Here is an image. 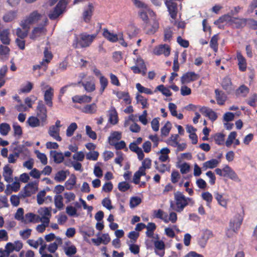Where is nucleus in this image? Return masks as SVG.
Segmentation results:
<instances>
[{"mask_svg": "<svg viewBox=\"0 0 257 257\" xmlns=\"http://www.w3.org/2000/svg\"><path fill=\"white\" fill-rule=\"evenodd\" d=\"M216 174L220 177H227L229 179L236 182H240V179L237 174L228 165H225L222 169L216 168L215 170Z\"/></svg>", "mask_w": 257, "mask_h": 257, "instance_id": "20e7f679", "label": "nucleus"}, {"mask_svg": "<svg viewBox=\"0 0 257 257\" xmlns=\"http://www.w3.org/2000/svg\"><path fill=\"white\" fill-rule=\"evenodd\" d=\"M215 99L217 103L219 105L224 104L226 99L227 96L224 92L217 89L215 90Z\"/></svg>", "mask_w": 257, "mask_h": 257, "instance_id": "aec40b11", "label": "nucleus"}, {"mask_svg": "<svg viewBox=\"0 0 257 257\" xmlns=\"http://www.w3.org/2000/svg\"><path fill=\"white\" fill-rule=\"evenodd\" d=\"M175 204L171 202L170 207L176 212H182L189 202L194 204V202L191 198H186L182 192L177 191L174 193Z\"/></svg>", "mask_w": 257, "mask_h": 257, "instance_id": "f03ea898", "label": "nucleus"}, {"mask_svg": "<svg viewBox=\"0 0 257 257\" xmlns=\"http://www.w3.org/2000/svg\"><path fill=\"white\" fill-rule=\"evenodd\" d=\"M214 236L212 231L208 229H206L203 230V234L202 235V239L207 241L209 238Z\"/></svg>", "mask_w": 257, "mask_h": 257, "instance_id": "4d7b16f0", "label": "nucleus"}, {"mask_svg": "<svg viewBox=\"0 0 257 257\" xmlns=\"http://www.w3.org/2000/svg\"><path fill=\"white\" fill-rule=\"evenodd\" d=\"M72 100L74 103H89L92 100V97L86 95H76L72 97Z\"/></svg>", "mask_w": 257, "mask_h": 257, "instance_id": "412c9836", "label": "nucleus"}, {"mask_svg": "<svg viewBox=\"0 0 257 257\" xmlns=\"http://www.w3.org/2000/svg\"><path fill=\"white\" fill-rule=\"evenodd\" d=\"M17 11H10L4 15L3 20L6 23L11 22L17 18Z\"/></svg>", "mask_w": 257, "mask_h": 257, "instance_id": "c85d7f7f", "label": "nucleus"}, {"mask_svg": "<svg viewBox=\"0 0 257 257\" xmlns=\"http://www.w3.org/2000/svg\"><path fill=\"white\" fill-rule=\"evenodd\" d=\"M215 198L218 202V203L222 207L226 208L227 201L226 199L223 198L222 194L219 193L218 192L214 193Z\"/></svg>", "mask_w": 257, "mask_h": 257, "instance_id": "4c0bfd02", "label": "nucleus"}, {"mask_svg": "<svg viewBox=\"0 0 257 257\" xmlns=\"http://www.w3.org/2000/svg\"><path fill=\"white\" fill-rule=\"evenodd\" d=\"M86 133L87 135L93 140H96L97 135L95 132L93 131L89 125L86 126Z\"/></svg>", "mask_w": 257, "mask_h": 257, "instance_id": "0e129e2a", "label": "nucleus"}, {"mask_svg": "<svg viewBox=\"0 0 257 257\" xmlns=\"http://www.w3.org/2000/svg\"><path fill=\"white\" fill-rule=\"evenodd\" d=\"M221 86L223 89L229 93L232 90L231 79L228 77H224L222 81Z\"/></svg>", "mask_w": 257, "mask_h": 257, "instance_id": "7c9ffc66", "label": "nucleus"}, {"mask_svg": "<svg viewBox=\"0 0 257 257\" xmlns=\"http://www.w3.org/2000/svg\"><path fill=\"white\" fill-rule=\"evenodd\" d=\"M61 126L60 120H57L55 125L50 126L48 131L49 135L57 141L62 140L60 136V127Z\"/></svg>", "mask_w": 257, "mask_h": 257, "instance_id": "6e6552de", "label": "nucleus"}, {"mask_svg": "<svg viewBox=\"0 0 257 257\" xmlns=\"http://www.w3.org/2000/svg\"><path fill=\"white\" fill-rule=\"evenodd\" d=\"M97 106L95 103L85 105L83 107L82 111L87 114H94L96 112Z\"/></svg>", "mask_w": 257, "mask_h": 257, "instance_id": "cd10ccee", "label": "nucleus"}, {"mask_svg": "<svg viewBox=\"0 0 257 257\" xmlns=\"http://www.w3.org/2000/svg\"><path fill=\"white\" fill-rule=\"evenodd\" d=\"M171 128V123L170 121H167L165 125L161 129V134L163 136H167L169 134Z\"/></svg>", "mask_w": 257, "mask_h": 257, "instance_id": "6e6d98bb", "label": "nucleus"}, {"mask_svg": "<svg viewBox=\"0 0 257 257\" xmlns=\"http://www.w3.org/2000/svg\"><path fill=\"white\" fill-rule=\"evenodd\" d=\"M29 125L32 127H35L40 125L39 119L37 117L30 116L27 120Z\"/></svg>", "mask_w": 257, "mask_h": 257, "instance_id": "09e8293b", "label": "nucleus"}, {"mask_svg": "<svg viewBox=\"0 0 257 257\" xmlns=\"http://www.w3.org/2000/svg\"><path fill=\"white\" fill-rule=\"evenodd\" d=\"M76 84L77 85L78 84H81L84 87V89L88 92H92L95 90V84L93 81H88L83 82L80 81Z\"/></svg>", "mask_w": 257, "mask_h": 257, "instance_id": "393cba45", "label": "nucleus"}, {"mask_svg": "<svg viewBox=\"0 0 257 257\" xmlns=\"http://www.w3.org/2000/svg\"><path fill=\"white\" fill-rule=\"evenodd\" d=\"M42 17V15L38 11H34L21 21L20 25L23 29H29L31 25L38 23Z\"/></svg>", "mask_w": 257, "mask_h": 257, "instance_id": "7ed1b4c3", "label": "nucleus"}, {"mask_svg": "<svg viewBox=\"0 0 257 257\" xmlns=\"http://www.w3.org/2000/svg\"><path fill=\"white\" fill-rule=\"evenodd\" d=\"M11 130L10 125L7 123L0 124V133L3 136H6Z\"/></svg>", "mask_w": 257, "mask_h": 257, "instance_id": "49530a36", "label": "nucleus"}, {"mask_svg": "<svg viewBox=\"0 0 257 257\" xmlns=\"http://www.w3.org/2000/svg\"><path fill=\"white\" fill-rule=\"evenodd\" d=\"M108 80L104 76H101L99 78L100 89L99 93L102 94L108 85Z\"/></svg>", "mask_w": 257, "mask_h": 257, "instance_id": "c9c22d12", "label": "nucleus"}, {"mask_svg": "<svg viewBox=\"0 0 257 257\" xmlns=\"http://www.w3.org/2000/svg\"><path fill=\"white\" fill-rule=\"evenodd\" d=\"M231 19L232 18L229 15L225 14L219 17V18L217 20L215 21L214 24L218 26V27L220 28V24L227 22H229L231 23Z\"/></svg>", "mask_w": 257, "mask_h": 257, "instance_id": "f704fd0d", "label": "nucleus"}, {"mask_svg": "<svg viewBox=\"0 0 257 257\" xmlns=\"http://www.w3.org/2000/svg\"><path fill=\"white\" fill-rule=\"evenodd\" d=\"M111 145L114 146L115 148L117 150L123 149H125L126 150H127V149L126 148V144L124 141H120L119 142H113Z\"/></svg>", "mask_w": 257, "mask_h": 257, "instance_id": "680f3d73", "label": "nucleus"}, {"mask_svg": "<svg viewBox=\"0 0 257 257\" xmlns=\"http://www.w3.org/2000/svg\"><path fill=\"white\" fill-rule=\"evenodd\" d=\"M77 128V125L75 122L71 123L67 127L66 130V136L68 137H71Z\"/></svg>", "mask_w": 257, "mask_h": 257, "instance_id": "3c124183", "label": "nucleus"}, {"mask_svg": "<svg viewBox=\"0 0 257 257\" xmlns=\"http://www.w3.org/2000/svg\"><path fill=\"white\" fill-rule=\"evenodd\" d=\"M219 163V162L217 160L212 159L204 163L203 164V168H205V169H207V168H214L217 166Z\"/></svg>", "mask_w": 257, "mask_h": 257, "instance_id": "e433bc0d", "label": "nucleus"}, {"mask_svg": "<svg viewBox=\"0 0 257 257\" xmlns=\"http://www.w3.org/2000/svg\"><path fill=\"white\" fill-rule=\"evenodd\" d=\"M146 228L147 229L146 232V235L150 238L153 237L154 232L156 228V224L153 222H149Z\"/></svg>", "mask_w": 257, "mask_h": 257, "instance_id": "ea45409f", "label": "nucleus"}, {"mask_svg": "<svg viewBox=\"0 0 257 257\" xmlns=\"http://www.w3.org/2000/svg\"><path fill=\"white\" fill-rule=\"evenodd\" d=\"M108 121L109 123L113 125H115L118 123V114L114 106H111L110 109L108 110Z\"/></svg>", "mask_w": 257, "mask_h": 257, "instance_id": "a211bd4d", "label": "nucleus"}, {"mask_svg": "<svg viewBox=\"0 0 257 257\" xmlns=\"http://www.w3.org/2000/svg\"><path fill=\"white\" fill-rule=\"evenodd\" d=\"M247 21L246 18H232L231 24L234 25L236 29H241L246 25Z\"/></svg>", "mask_w": 257, "mask_h": 257, "instance_id": "6ab92c4d", "label": "nucleus"}, {"mask_svg": "<svg viewBox=\"0 0 257 257\" xmlns=\"http://www.w3.org/2000/svg\"><path fill=\"white\" fill-rule=\"evenodd\" d=\"M199 77V74L194 72H187L183 74L181 77L180 80L182 84H188L197 80Z\"/></svg>", "mask_w": 257, "mask_h": 257, "instance_id": "9d476101", "label": "nucleus"}, {"mask_svg": "<svg viewBox=\"0 0 257 257\" xmlns=\"http://www.w3.org/2000/svg\"><path fill=\"white\" fill-rule=\"evenodd\" d=\"M53 57L52 52L48 50L47 47H46L44 51V58L41 61V65H45V71L47 70L48 64L51 62Z\"/></svg>", "mask_w": 257, "mask_h": 257, "instance_id": "f3484780", "label": "nucleus"}, {"mask_svg": "<svg viewBox=\"0 0 257 257\" xmlns=\"http://www.w3.org/2000/svg\"><path fill=\"white\" fill-rule=\"evenodd\" d=\"M164 41L170 42L173 37V32L171 28H167L164 31Z\"/></svg>", "mask_w": 257, "mask_h": 257, "instance_id": "37998d69", "label": "nucleus"}, {"mask_svg": "<svg viewBox=\"0 0 257 257\" xmlns=\"http://www.w3.org/2000/svg\"><path fill=\"white\" fill-rule=\"evenodd\" d=\"M236 57L238 61L239 70L241 72L245 71L246 70L247 67L246 59L240 52H237Z\"/></svg>", "mask_w": 257, "mask_h": 257, "instance_id": "4be33fe9", "label": "nucleus"}, {"mask_svg": "<svg viewBox=\"0 0 257 257\" xmlns=\"http://www.w3.org/2000/svg\"><path fill=\"white\" fill-rule=\"evenodd\" d=\"M23 31L21 28H18L16 29V35L18 36V38L24 39L26 38L28 34V31L29 29H24Z\"/></svg>", "mask_w": 257, "mask_h": 257, "instance_id": "864d4df0", "label": "nucleus"}, {"mask_svg": "<svg viewBox=\"0 0 257 257\" xmlns=\"http://www.w3.org/2000/svg\"><path fill=\"white\" fill-rule=\"evenodd\" d=\"M54 203L55 206L59 210H61L63 208L64 206L63 202V197L62 195H56L54 198Z\"/></svg>", "mask_w": 257, "mask_h": 257, "instance_id": "de8ad7c7", "label": "nucleus"}, {"mask_svg": "<svg viewBox=\"0 0 257 257\" xmlns=\"http://www.w3.org/2000/svg\"><path fill=\"white\" fill-rule=\"evenodd\" d=\"M54 96V89L52 87H49V88L45 91L44 100L46 104L49 107H52L53 102L52 98Z\"/></svg>", "mask_w": 257, "mask_h": 257, "instance_id": "dca6fc26", "label": "nucleus"}, {"mask_svg": "<svg viewBox=\"0 0 257 257\" xmlns=\"http://www.w3.org/2000/svg\"><path fill=\"white\" fill-rule=\"evenodd\" d=\"M121 138V133L119 132H113L111 133L110 136L108 138V141L110 145H111V143L113 142H115L117 141H119Z\"/></svg>", "mask_w": 257, "mask_h": 257, "instance_id": "a19ab883", "label": "nucleus"}, {"mask_svg": "<svg viewBox=\"0 0 257 257\" xmlns=\"http://www.w3.org/2000/svg\"><path fill=\"white\" fill-rule=\"evenodd\" d=\"M75 184L76 178L74 176L73 178H70L67 180L65 185L67 190H71Z\"/></svg>", "mask_w": 257, "mask_h": 257, "instance_id": "052dcab7", "label": "nucleus"}, {"mask_svg": "<svg viewBox=\"0 0 257 257\" xmlns=\"http://www.w3.org/2000/svg\"><path fill=\"white\" fill-rule=\"evenodd\" d=\"M103 36L109 41L114 43L118 41L117 34L110 33L107 29H104L102 33Z\"/></svg>", "mask_w": 257, "mask_h": 257, "instance_id": "a878e982", "label": "nucleus"}, {"mask_svg": "<svg viewBox=\"0 0 257 257\" xmlns=\"http://www.w3.org/2000/svg\"><path fill=\"white\" fill-rule=\"evenodd\" d=\"M136 99L138 103H140L142 105V108H147L149 106L147 99L143 96L138 94L136 96Z\"/></svg>", "mask_w": 257, "mask_h": 257, "instance_id": "8fccbe9b", "label": "nucleus"}, {"mask_svg": "<svg viewBox=\"0 0 257 257\" xmlns=\"http://www.w3.org/2000/svg\"><path fill=\"white\" fill-rule=\"evenodd\" d=\"M135 62L136 65L131 67L134 73L142 74L143 76H145L147 69L144 60L139 56L135 60Z\"/></svg>", "mask_w": 257, "mask_h": 257, "instance_id": "423d86ee", "label": "nucleus"}, {"mask_svg": "<svg viewBox=\"0 0 257 257\" xmlns=\"http://www.w3.org/2000/svg\"><path fill=\"white\" fill-rule=\"evenodd\" d=\"M36 111L37 117L42 121H45L47 117V111L46 107L43 104L42 101L40 100L38 102Z\"/></svg>", "mask_w": 257, "mask_h": 257, "instance_id": "9b49d317", "label": "nucleus"}, {"mask_svg": "<svg viewBox=\"0 0 257 257\" xmlns=\"http://www.w3.org/2000/svg\"><path fill=\"white\" fill-rule=\"evenodd\" d=\"M50 156L53 158L54 161L56 164H60L64 161V157L62 153L57 152L56 151H51Z\"/></svg>", "mask_w": 257, "mask_h": 257, "instance_id": "c756f323", "label": "nucleus"}, {"mask_svg": "<svg viewBox=\"0 0 257 257\" xmlns=\"http://www.w3.org/2000/svg\"><path fill=\"white\" fill-rule=\"evenodd\" d=\"M13 170L8 165L6 166L4 168L3 176L5 180L7 182H10L12 180Z\"/></svg>", "mask_w": 257, "mask_h": 257, "instance_id": "2f4dec72", "label": "nucleus"}, {"mask_svg": "<svg viewBox=\"0 0 257 257\" xmlns=\"http://www.w3.org/2000/svg\"><path fill=\"white\" fill-rule=\"evenodd\" d=\"M213 138L216 144L218 145H223L224 144L225 135L222 133L215 134Z\"/></svg>", "mask_w": 257, "mask_h": 257, "instance_id": "58836bf2", "label": "nucleus"}, {"mask_svg": "<svg viewBox=\"0 0 257 257\" xmlns=\"http://www.w3.org/2000/svg\"><path fill=\"white\" fill-rule=\"evenodd\" d=\"M136 88L141 93H145L147 94H153V91L150 89L144 87L139 83L136 84Z\"/></svg>", "mask_w": 257, "mask_h": 257, "instance_id": "13d9d810", "label": "nucleus"}, {"mask_svg": "<svg viewBox=\"0 0 257 257\" xmlns=\"http://www.w3.org/2000/svg\"><path fill=\"white\" fill-rule=\"evenodd\" d=\"M130 188V184L124 181L120 182L118 185V188L121 192H125Z\"/></svg>", "mask_w": 257, "mask_h": 257, "instance_id": "338daca9", "label": "nucleus"}, {"mask_svg": "<svg viewBox=\"0 0 257 257\" xmlns=\"http://www.w3.org/2000/svg\"><path fill=\"white\" fill-rule=\"evenodd\" d=\"M40 219V217L38 215L35 214L33 213H28L25 214L23 221L25 223L30 222H38Z\"/></svg>", "mask_w": 257, "mask_h": 257, "instance_id": "bb28decb", "label": "nucleus"}, {"mask_svg": "<svg viewBox=\"0 0 257 257\" xmlns=\"http://www.w3.org/2000/svg\"><path fill=\"white\" fill-rule=\"evenodd\" d=\"M201 196L202 199L207 202V206L210 207V204L213 200L212 194L209 192H205L202 193Z\"/></svg>", "mask_w": 257, "mask_h": 257, "instance_id": "a18cd8bd", "label": "nucleus"}, {"mask_svg": "<svg viewBox=\"0 0 257 257\" xmlns=\"http://www.w3.org/2000/svg\"><path fill=\"white\" fill-rule=\"evenodd\" d=\"M241 222L236 223L234 221H230L229 222V228L226 231V235L228 238L232 237L233 233H237L238 230L240 228Z\"/></svg>", "mask_w": 257, "mask_h": 257, "instance_id": "ddd939ff", "label": "nucleus"}, {"mask_svg": "<svg viewBox=\"0 0 257 257\" xmlns=\"http://www.w3.org/2000/svg\"><path fill=\"white\" fill-rule=\"evenodd\" d=\"M97 35V33L89 35L83 33L80 34L79 38L75 35L73 41L72 47L75 49L88 47L95 39Z\"/></svg>", "mask_w": 257, "mask_h": 257, "instance_id": "f257e3e1", "label": "nucleus"}, {"mask_svg": "<svg viewBox=\"0 0 257 257\" xmlns=\"http://www.w3.org/2000/svg\"><path fill=\"white\" fill-rule=\"evenodd\" d=\"M218 35H214L211 38L210 42V46L215 52H216L218 50Z\"/></svg>", "mask_w": 257, "mask_h": 257, "instance_id": "c03bdc74", "label": "nucleus"}, {"mask_svg": "<svg viewBox=\"0 0 257 257\" xmlns=\"http://www.w3.org/2000/svg\"><path fill=\"white\" fill-rule=\"evenodd\" d=\"M155 247V253L161 257L165 254V245L163 240H155L154 242Z\"/></svg>", "mask_w": 257, "mask_h": 257, "instance_id": "2eb2a0df", "label": "nucleus"}, {"mask_svg": "<svg viewBox=\"0 0 257 257\" xmlns=\"http://www.w3.org/2000/svg\"><path fill=\"white\" fill-rule=\"evenodd\" d=\"M67 173H69V171L64 170L58 171L55 176L54 180L57 182L65 181L67 177Z\"/></svg>", "mask_w": 257, "mask_h": 257, "instance_id": "72a5a7b5", "label": "nucleus"}, {"mask_svg": "<svg viewBox=\"0 0 257 257\" xmlns=\"http://www.w3.org/2000/svg\"><path fill=\"white\" fill-rule=\"evenodd\" d=\"M10 32L9 29H4L0 33V40L3 44L9 45L10 44Z\"/></svg>", "mask_w": 257, "mask_h": 257, "instance_id": "5701e85b", "label": "nucleus"}, {"mask_svg": "<svg viewBox=\"0 0 257 257\" xmlns=\"http://www.w3.org/2000/svg\"><path fill=\"white\" fill-rule=\"evenodd\" d=\"M99 153L97 151L89 152L86 154V157L87 160L96 161L98 158Z\"/></svg>", "mask_w": 257, "mask_h": 257, "instance_id": "69168bd1", "label": "nucleus"}, {"mask_svg": "<svg viewBox=\"0 0 257 257\" xmlns=\"http://www.w3.org/2000/svg\"><path fill=\"white\" fill-rule=\"evenodd\" d=\"M94 11V7L92 3H89L87 8L85 9L82 15L84 22L89 23L91 21Z\"/></svg>", "mask_w": 257, "mask_h": 257, "instance_id": "f8f14e48", "label": "nucleus"}, {"mask_svg": "<svg viewBox=\"0 0 257 257\" xmlns=\"http://www.w3.org/2000/svg\"><path fill=\"white\" fill-rule=\"evenodd\" d=\"M48 20L47 18H45L44 21V24L40 27H37L34 28L32 31V37H37L39 36L42 33L46 31L45 26L47 25Z\"/></svg>", "mask_w": 257, "mask_h": 257, "instance_id": "b1692460", "label": "nucleus"}, {"mask_svg": "<svg viewBox=\"0 0 257 257\" xmlns=\"http://www.w3.org/2000/svg\"><path fill=\"white\" fill-rule=\"evenodd\" d=\"M236 135L237 134L235 132H232L229 134L228 138L225 142V145L226 146V147H229L231 145L233 142V140H235Z\"/></svg>", "mask_w": 257, "mask_h": 257, "instance_id": "bf43d9fd", "label": "nucleus"}, {"mask_svg": "<svg viewBox=\"0 0 257 257\" xmlns=\"http://www.w3.org/2000/svg\"><path fill=\"white\" fill-rule=\"evenodd\" d=\"M177 220V215L175 212H171L170 213L169 217L167 213L165 214L164 222L165 223H168L169 221H171L172 223H174Z\"/></svg>", "mask_w": 257, "mask_h": 257, "instance_id": "79ce46f5", "label": "nucleus"}, {"mask_svg": "<svg viewBox=\"0 0 257 257\" xmlns=\"http://www.w3.org/2000/svg\"><path fill=\"white\" fill-rule=\"evenodd\" d=\"M159 28L158 21L155 19H151L145 23L144 30L147 35H153L158 31Z\"/></svg>", "mask_w": 257, "mask_h": 257, "instance_id": "0eeeda50", "label": "nucleus"}, {"mask_svg": "<svg viewBox=\"0 0 257 257\" xmlns=\"http://www.w3.org/2000/svg\"><path fill=\"white\" fill-rule=\"evenodd\" d=\"M246 25L251 29L257 30V21L253 19H247Z\"/></svg>", "mask_w": 257, "mask_h": 257, "instance_id": "774afa93", "label": "nucleus"}, {"mask_svg": "<svg viewBox=\"0 0 257 257\" xmlns=\"http://www.w3.org/2000/svg\"><path fill=\"white\" fill-rule=\"evenodd\" d=\"M142 202L140 197L134 196L131 198L130 202V207L133 208L139 205Z\"/></svg>", "mask_w": 257, "mask_h": 257, "instance_id": "603ef678", "label": "nucleus"}, {"mask_svg": "<svg viewBox=\"0 0 257 257\" xmlns=\"http://www.w3.org/2000/svg\"><path fill=\"white\" fill-rule=\"evenodd\" d=\"M249 92V89L246 85L242 84L240 85L236 90V95H241L245 97Z\"/></svg>", "mask_w": 257, "mask_h": 257, "instance_id": "473e14b6", "label": "nucleus"}, {"mask_svg": "<svg viewBox=\"0 0 257 257\" xmlns=\"http://www.w3.org/2000/svg\"><path fill=\"white\" fill-rule=\"evenodd\" d=\"M154 53L156 55L164 54L165 56H168L170 54V48L166 44L161 45L154 49Z\"/></svg>", "mask_w": 257, "mask_h": 257, "instance_id": "4468645a", "label": "nucleus"}, {"mask_svg": "<svg viewBox=\"0 0 257 257\" xmlns=\"http://www.w3.org/2000/svg\"><path fill=\"white\" fill-rule=\"evenodd\" d=\"M65 254L67 256H71L75 254L77 252V248L75 245H72L71 246L66 247L64 248Z\"/></svg>", "mask_w": 257, "mask_h": 257, "instance_id": "5fc2aeb1", "label": "nucleus"}, {"mask_svg": "<svg viewBox=\"0 0 257 257\" xmlns=\"http://www.w3.org/2000/svg\"><path fill=\"white\" fill-rule=\"evenodd\" d=\"M165 4L170 17L173 20H175L177 19L178 12L177 4L171 0H165Z\"/></svg>", "mask_w": 257, "mask_h": 257, "instance_id": "1a4fd4ad", "label": "nucleus"}, {"mask_svg": "<svg viewBox=\"0 0 257 257\" xmlns=\"http://www.w3.org/2000/svg\"><path fill=\"white\" fill-rule=\"evenodd\" d=\"M67 3L64 0H60L55 7L54 9L50 11L48 17L52 20H56L64 11L66 8Z\"/></svg>", "mask_w": 257, "mask_h": 257, "instance_id": "39448f33", "label": "nucleus"}, {"mask_svg": "<svg viewBox=\"0 0 257 257\" xmlns=\"http://www.w3.org/2000/svg\"><path fill=\"white\" fill-rule=\"evenodd\" d=\"M33 87V84L31 82H28L25 86L20 89V92L27 93L30 92Z\"/></svg>", "mask_w": 257, "mask_h": 257, "instance_id": "e2e57ef3", "label": "nucleus"}]
</instances>
